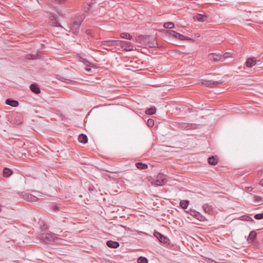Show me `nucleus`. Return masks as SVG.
<instances>
[{
  "label": "nucleus",
  "instance_id": "1",
  "mask_svg": "<svg viewBox=\"0 0 263 263\" xmlns=\"http://www.w3.org/2000/svg\"><path fill=\"white\" fill-rule=\"evenodd\" d=\"M137 40L142 44V45L147 47L155 48L158 45L157 42L155 41V39L151 35H141L138 36Z\"/></svg>",
  "mask_w": 263,
  "mask_h": 263
},
{
  "label": "nucleus",
  "instance_id": "2",
  "mask_svg": "<svg viewBox=\"0 0 263 263\" xmlns=\"http://www.w3.org/2000/svg\"><path fill=\"white\" fill-rule=\"evenodd\" d=\"M85 17L84 15L81 14L77 16L72 20L70 24V28L74 34H77L78 32L79 28Z\"/></svg>",
  "mask_w": 263,
  "mask_h": 263
},
{
  "label": "nucleus",
  "instance_id": "3",
  "mask_svg": "<svg viewBox=\"0 0 263 263\" xmlns=\"http://www.w3.org/2000/svg\"><path fill=\"white\" fill-rule=\"evenodd\" d=\"M39 238L46 243L53 242L55 239L54 235L51 233H44L40 235Z\"/></svg>",
  "mask_w": 263,
  "mask_h": 263
},
{
  "label": "nucleus",
  "instance_id": "4",
  "mask_svg": "<svg viewBox=\"0 0 263 263\" xmlns=\"http://www.w3.org/2000/svg\"><path fill=\"white\" fill-rule=\"evenodd\" d=\"M119 46H120L123 48L124 50L127 51L133 50L134 47V45L131 42L120 40Z\"/></svg>",
  "mask_w": 263,
  "mask_h": 263
},
{
  "label": "nucleus",
  "instance_id": "5",
  "mask_svg": "<svg viewBox=\"0 0 263 263\" xmlns=\"http://www.w3.org/2000/svg\"><path fill=\"white\" fill-rule=\"evenodd\" d=\"M222 83L221 81H213L212 80H203L201 84L203 85H204L206 87H215L217 85L220 84Z\"/></svg>",
  "mask_w": 263,
  "mask_h": 263
},
{
  "label": "nucleus",
  "instance_id": "6",
  "mask_svg": "<svg viewBox=\"0 0 263 263\" xmlns=\"http://www.w3.org/2000/svg\"><path fill=\"white\" fill-rule=\"evenodd\" d=\"M21 196L24 199L28 201H36L38 199L36 196L29 193L23 192L21 193Z\"/></svg>",
  "mask_w": 263,
  "mask_h": 263
},
{
  "label": "nucleus",
  "instance_id": "7",
  "mask_svg": "<svg viewBox=\"0 0 263 263\" xmlns=\"http://www.w3.org/2000/svg\"><path fill=\"white\" fill-rule=\"evenodd\" d=\"M154 236L160 241V242L164 244L169 243V239L158 232H155Z\"/></svg>",
  "mask_w": 263,
  "mask_h": 263
},
{
  "label": "nucleus",
  "instance_id": "8",
  "mask_svg": "<svg viewBox=\"0 0 263 263\" xmlns=\"http://www.w3.org/2000/svg\"><path fill=\"white\" fill-rule=\"evenodd\" d=\"M191 216L195 218L196 219L201 221H203L206 220L205 217L202 216L200 213L195 211L190 210L189 211L187 212Z\"/></svg>",
  "mask_w": 263,
  "mask_h": 263
},
{
  "label": "nucleus",
  "instance_id": "9",
  "mask_svg": "<svg viewBox=\"0 0 263 263\" xmlns=\"http://www.w3.org/2000/svg\"><path fill=\"white\" fill-rule=\"evenodd\" d=\"M101 45L105 46H119L120 40H106L101 42Z\"/></svg>",
  "mask_w": 263,
  "mask_h": 263
},
{
  "label": "nucleus",
  "instance_id": "10",
  "mask_svg": "<svg viewBox=\"0 0 263 263\" xmlns=\"http://www.w3.org/2000/svg\"><path fill=\"white\" fill-rule=\"evenodd\" d=\"M222 58L221 54L216 53H211L208 55L209 59L214 62L220 61Z\"/></svg>",
  "mask_w": 263,
  "mask_h": 263
},
{
  "label": "nucleus",
  "instance_id": "11",
  "mask_svg": "<svg viewBox=\"0 0 263 263\" xmlns=\"http://www.w3.org/2000/svg\"><path fill=\"white\" fill-rule=\"evenodd\" d=\"M193 126V124L192 123L181 122L178 124V127L183 130L191 129Z\"/></svg>",
  "mask_w": 263,
  "mask_h": 263
},
{
  "label": "nucleus",
  "instance_id": "12",
  "mask_svg": "<svg viewBox=\"0 0 263 263\" xmlns=\"http://www.w3.org/2000/svg\"><path fill=\"white\" fill-rule=\"evenodd\" d=\"M174 37L179 39V40H181V41L187 40V41H190L191 42L194 41V40L193 39H192L188 36H184V35H183L181 34H180L177 32H175V36Z\"/></svg>",
  "mask_w": 263,
  "mask_h": 263
},
{
  "label": "nucleus",
  "instance_id": "13",
  "mask_svg": "<svg viewBox=\"0 0 263 263\" xmlns=\"http://www.w3.org/2000/svg\"><path fill=\"white\" fill-rule=\"evenodd\" d=\"M257 63V61L255 58H248L245 64L247 67L251 68L253 66L255 65Z\"/></svg>",
  "mask_w": 263,
  "mask_h": 263
},
{
  "label": "nucleus",
  "instance_id": "14",
  "mask_svg": "<svg viewBox=\"0 0 263 263\" xmlns=\"http://www.w3.org/2000/svg\"><path fill=\"white\" fill-rule=\"evenodd\" d=\"M31 91L35 94H39L41 92V89L38 84L36 83L31 84L30 86Z\"/></svg>",
  "mask_w": 263,
  "mask_h": 263
},
{
  "label": "nucleus",
  "instance_id": "15",
  "mask_svg": "<svg viewBox=\"0 0 263 263\" xmlns=\"http://www.w3.org/2000/svg\"><path fill=\"white\" fill-rule=\"evenodd\" d=\"M5 103L12 107H17L19 105L17 101L10 98L6 100Z\"/></svg>",
  "mask_w": 263,
  "mask_h": 263
},
{
  "label": "nucleus",
  "instance_id": "16",
  "mask_svg": "<svg viewBox=\"0 0 263 263\" xmlns=\"http://www.w3.org/2000/svg\"><path fill=\"white\" fill-rule=\"evenodd\" d=\"M106 245L107 247L110 248L116 249L119 247L120 244L117 241H114L112 240H108L106 242Z\"/></svg>",
  "mask_w": 263,
  "mask_h": 263
},
{
  "label": "nucleus",
  "instance_id": "17",
  "mask_svg": "<svg viewBox=\"0 0 263 263\" xmlns=\"http://www.w3.org/2000/svg\"><path fill=\"white\" fill-rule=\"evenodd\" d=\"M208 163L212 165H216L218 162V159L216 156H211L208 158Z\"/></svg>",
  "mask_w": 263,
  "mask_h": 263
},
{
  "label": "nucleus",
  "instance_id": "18",
  "mask_svg": "<svg viewBox=\"0 0 263 263\" xmlns=\"http://www.w3.org/2000/svg\"><path fill=\"white\" fill-rule=\"evenodd\" d=\"M78 141L83 144H86L88 142L87 136L84 134H81L78 137Z\"/></svg>",
  "mask_w": 263,
  "mask_h": 263
},
{
  "label": "nucleus",
  "instance_id": "19",
  "mask_svg": "<svg viewBox=\"0 0 263 263\" xmlns=\"http://www.w3.org/2000/svg\"><path fill=\"white\" fill-rule=\"evenodd\" d=\"M13 171L8 168V167H5L3 170V176L5 177H9L12 174Z\"/></svg>",
  "mask_w": 263,
  "mask_h": 263
},
{
  "label": "nucleus",
  "instance_id": "20",
  "mask_svg": "<svg viewBox=\"0 0 263 263\" xmlns=\"http://www.w3.org/2000/svg\"><path fill=\"white\" fill-rule=\"evenodd\" d=\"M208 16L204 14H198L196 16V20L200 22H203L207 20Z\"/></svg>",
  "mask_w": 263,
  "mask_h": 263
},
{
  "label": "nucleus",
  "instance_id": "21",
  "mask_svg": "<svg viewBox=\"0 0 263 263\" xmlns=\"http://www.w3.org/2000/svg\"><path fill=\"white\" fill-rule=\"evenodd\" d=\"M257 236V233L255 231H252L248 236V241L253 242Z\"/></svg>",
  "mask_w": 263,
  "mask_h": 263
},
{
  "label": "nucleus",
  "instance_id": "22",
  "mask_svg": "<svg viewBox=\"0 0 263 263\" xmlns=\"http://www.w3.org/2000/svg\"><path fill=\"white\" fill-rule=\"evenodd\" d=\"M165 182V179H156L153 181L152 183L156 186H160L163 185Z\"/></svg>",
  "mask_w": 263,
  "mask_h": 263
},
{
  "label": "nucleus",
  "instance_id": "23",
  "mask_svg": "<svg viewBox=\"0 0 263 263\" xmlns=\"http://www.w3.org/2000/svg\"><path fill=\"white\" fill-rule=\"evenodd\" d=\"M136 166L140 170H145L148 168L147 164L143 163L142 162H137L136 163Z\"/></svg>",
  "mask_w": 263,
  "mask_h": 263
},
{
  "label": "nucleus",
  "instance_id": "24",
  "mask_svg": "<svg viewBox=\"0 0 263 263\" xmlns=\"http://www.w3.org/2000/svg\"><path fill=\"white\" fill-rule=\"evenodd\" d=\"M202 208L204 211L209 214H210L212 212V207L208 204H204L202 206Z\"/></svg>",
  "mask_w": 263,
  "mask_h": 263
},
{
  "label": "nucleus",
  "instance_id": "25",
  "mask_svg": "<svg viewBox=\"0 0 263 263\" xmlns=\"http://www.w3.org/2000/svg\"><path fill=\"white\" fill-rule=\"evenodd\" d=\"M145 112L147 115H152L156 113V108L155 106H153L149 108H147Z\"/></svg>",
  "mask_w": 263,
  "mask_h": 263
},
{
  "label": "nucleus",
  "instance_id": "26",
  "mask_svg": "<svg viewBox=\"0 0 263 263\" xmlns=\"http://www.w3.org/2000/svg\"><path fill=\"white\" fill-rule=\"evenodd\" d=\"M189 204V201L186 200H181L180 202V205L183 209H187Z\"/></svg>",
  "mask_w": 263,
  "mask_h": 263
},
{
  "label": "nucleus",
  "instance_id": "27",
  "mask_svg": "<svg viewBox=\"0 0 263 263\" xmlns=\"http://www.w3.org/2000/svg\"><path fill=\"white\" fill-rule=\"evenodd\" d=\"M120 36L121 38H123V39H127V40H132V36L129 34L128 33H127V32H122L120 34Z\"/></svg>",
  "mask_w": 263,
  "mask_h": 263
},
{
  "label": "nucleus",
  "instance_id": "28",
  "mask_svg": "<svg viewBox=\"0 0 263 263\" xmlns=\"http://www.w3.org/2000/svg\"><path fill=\"white\" fill-rule=\"evenodd\" d=\"M163 27L164 28L172 29L175 27V25H174V23L169 22L165 23L163 24Z\"/></svg>",
  "mask_w": 263,
  "mask_h": 263
},
{
  "label": "nucleus",
  "instance_id": "29",
  "mask_svg": "<svg viewBox=\"0 0 263 263\" xmlns=\"http://www.w3.org/2000/svg\"><path fill=\"white\" fill-rule=\"evenodd\" d=\"M166 36L174 37L176 31L174 30H164Z\"/></svg>",
  "mask_w": 263,
  "mask_h": 263
},
{
  "label": "nucleus",
  "instance_id": "30",
  "mask_svg": "<svg viewBox=\"0 0 263 263\" xmlns=\"http://www.w3.org/2000/svg\"><path fill=\"white\" fill-rule=\"evenodd\" d=\"M138 263H148V260L146 257L140 256L138 258Z\"/></svg>",
  "mask_w": 263,
  "mask_h": 263
},
{
  "label": "nucleus",
  "instance_id": "31",
  "mask_svg": "<svg viewBox=\"0 0 263 263\" xmlns=\"http://www.w3.org/2000/svg\"><path fill=\"white\" fill-rule=\"evenodd\" d=\"M241 219L242 220H246L248 221L254 222V220L250 216L243 215L241 216Z\"/></svg>",
  "mask_w": 263,
  "mask_h": 263
},
{
  "label": "nucleus",
  "instance_id": "32",
  "mask_svg": "<svg viewBox=\"0 0 263 263\" xmlns=\"http://www.w3.org/2000/svg\"><path fill=\"white\" fill-rule=\"evenodd\" d=\"M96 3L95 1L93 0H88L86 2V4L87 6H89L91 9L93 7V5Z\"/></svg>",
  "mask_w": 263,
  "mask_h": 263
},
{
  "label": "nucleus",
  "instance_id": "33",
  "mask_svg": "<svg viewBox=\"0 0 263 263\" xmlns=\"http://www.w3.org/2000/svg\"><path fill=\"white\" fill-rule=\"evenodd\" d=\"M84 10L85 12H87V13H92L93 12V10L90 7H89V6H87L86 5V3H85L84 6Z\"/></svg>",
  "mask_w": 263,
  "mask_h": 263
},
{
  "label": "nucleus",
  "instance_id": "34",
  "mask_svg": "<svg viewBox=\"0 0 263 263\" xmlns=\"http://www.w3.org/2000/svg\"><path fill=\"white\" fill-rule=\"evenodd\" d=\"M254 218L257 220L263 219V213L255 214L254 215Z\"/></svg>",
  "mask_w": 263,
  "mask_h": 263
},
{
  "label": "nucleus",
  "instance_id": "35",
  "mask_svg": "<svg viewBox=\"0 0 263 263\" xmlns=\"http://www.w3.org/2000/svg\"><path fill=\"white\" fill-rule=\"evenodd\" d=\"M36 55L35 54H29L26 57V58L28 60H34L36 59Z\"/></svg>",
  "mask_w": 263,
  "mask_h": 263
},
{
  "label": "nucleus",
  "instance_id": "36",
  "mask_svg": "<svg viewBox=\"0 0 263 263\" xmlns=\"http://www.w3.org/2000/svg\"><path fill=\"white\" fill-rule=\"evenodd\" d=\"M232 57V54L231 52H228L224 53L222 56L223 59L224 60L227 58Z\"/></svg>",
  "mask_w": 263,
  "mask_h": 263
},
{
  "label": "nucleus",
  "instance_id": "37",
  "mask_svg": "<svg viewBox=\"0 0 263 263\" xmlns=\"http://www.w3.org/2000/svg\"><path fill=\"white\" fill-rule=\"evenodd\" d=\"M83 62L88 67H93L94 65L89 62H88L86 59H84Z\"/></svg>",
  "mask_w": 263,
  "mask_h": 263
},
{
  "label": "nucleus",
  "instance_id": "38",
  "mask_svg": "<svg viewBox=\"0 0 263 263\" xmlns=\"http://www.w3.org/2000/svg\"><path fill=\"white\" fill-rule=\"evenodd\" d=\"M147 124L148 126L153 127L154 125V121L153 119H149L147 120Z\"/></svg>",
  "mask_w": 263,
  "mask_h": 263
},
{
  "label": "nucleus",
  "instance_id": "39",
  "mask_svg": "<svg viewBox=\"0 0 263 263\" xmlns=\"http://www.w3.org/2000/svg\"><path fill=\"white\" fill-rule=\"evenodd\" d=\"M253 198L255 202H259L262 200L261 197L258 196H254Z\"/></svg>",
  "mask_w": 263,
  "mask_h": 263
},
{
  "label": "nucleus",
  "instance_id": "40",
  "mask_svg": "<svg viewBox=\"0 0 263 263\" xmlns=\"http://www.w3.org/2000/svg\"><path fill=\"white\" fill-rule=\"evenodd\" d=\"M85 32L88 35H90L91 36H93L94 32H93V30H92L91 29L86 30Z\"/></svg>",
  "mask_w": 263,
  "mask_h": 263
},
{
  "label": "nucleus",
  "instance_id": "41",
  "mask_svg": "<svg viewBox=\"0 0 263 263\" xmlns=\"http://www.w3.org/2000/svg\"><path fill=\"white\" fill-rule=\"evenodd\" d=\"M258 174L260 175H262L263 174V169L260 170L259 172H258ZM259 184L262 186H263V179H261L260 181H259Z\"/></svg>",
  "mask_w": 263,
  "mask_h": 263
},
{
  "label": "nucleus",
  "instance_id": "42",
  "mask_svg": "<svg viewBox=\"0 0 263 263\" xmlns=\"http://www.w3.org/2000/svg\"><path fill=\"white\" fill-rule=\"evenodd\" d=\"M52 1L57 3L62 4V3H64L65 1H66V0H52Z\"/></svg>",
  "mask_w": 263,
  "mask_h": 263
},
{
  "label": "nucleus",
  "instance_id": "43",
  "mask_svg": "<svg viewBox=\"0 0 263 263\" xmlns=\"http://www.w3.org/2000/svg\"><path fill=\"white\" fill-rule=\"evenodd\" d=\"M54 211H58L59 210V207L56 205L52 206V208Z\"/></svg>",
  "mask_w": 263,
  "mask_h": 263
},
{
  "label": "nucleus",
  "instance_id": "44",
  "mask_svg": "<svg viewBox=\"0 0 263 263\" xmlns=\"http://www.w3.org/2000/svg\"><path fill=\"white\" fill-rule=\"evenodd\" d=\"M63 79H64V78H62ZM64 80L66 81H65L64 80H62L64 82H66L67 83H69V81H71V80H70L69 79H64Z\"/></svg>",
  "mask_w": 263,
  "mask_h": 263
},
{
  "label": "nucleus",
  "instance_id": "45",
  "mask_svg": "<svg viewBox=\"0 0 263 263\" xmlns=\"http://www.w3.org/2000/svg\"><path fill=\"white\" fill-rule=\"evenodd\" d=\"M106 171L108 172L112 173H118V171H108V170H106Z\"/></svg>",
  "mask_w": 263,
  "mask_h": 263
},
{
  "label": "nucleus",
  "instance_id": "46",
  "mask_svg": "<svg viewBox=\"0 0 263 263\" xmlns=\"http://www.w3.org/2000/svg\"><path fill=\"white\" fill-rule=\"evenodd\" d=\"M86 70L87 71H90L91 69H90V68H87H87H86Z\"/></svg>",
  "mask_w": 263,
  "mask_h": 263
},
{
  "label": "nucleus",
  "instance_id": "47",
  "mask_svg": "<svg viewBox=\"0 0 263 263\" xmlns=\"http://www.w3.org/2000/svg\"><path fill=\"white\" fill-rule=\"evenodd\" d=\"M2 205L0 204V213L2 212Z\"/></svg>",
  "mask_w": 263,
  "mask_h": 263
},
{
  "label": "nucleus",
  "instance_id": "48",
  "mask_svg": "<svg viewBox=\"0 0 263 263\" xmlns=\"http://www.w3.org/2000/svg\"><path fill=\"white\" fill-rule=\"evenodd\" d=\"M56 26H58V25H56ZM58 26L61 27V26L60 25H58Z\"/></svg>",
  "mask_w": 263,
  "mask_h": 263
}]
</instances>
